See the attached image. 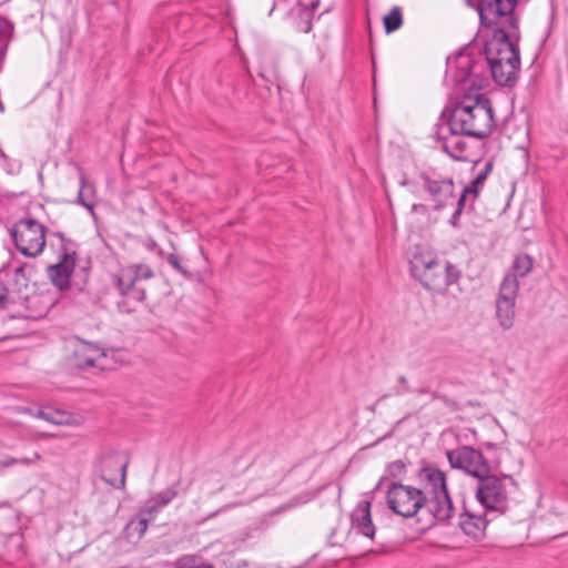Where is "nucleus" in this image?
I'll list each match as a JSON object with an SVG mask.
<instances>
[{"label":"nucleus","instance_id":"2","mask_svg":"<svg viewBox=\"0 0 568 568\" xmlns=\"http://www.w3.org/2000/svg\"><path fill=\"white\" fill-rule=\"evenodd\" d=\"M494 128L490 101L481 94L463 99L452 111L448 129L474 138H485Z\"/></svg>","mask_w":568,"mask_h":568},{"label":"nucleus","instance_id":"12","mask_svg":"<svg viewBox=\"0 0 568 568\" xmlns=\"http://www.w3.org/2000/svg\"><path fill=\"white\" fill-rule=\"evenodd\" d=\"M519 283L513 275H505L496 298V318L504 331L514 327L516 318V300L518 296Z\"/></svg>","mask_w":568,"mask_h":568},{"label":"nucleus","instance_id":"30","mask_svg":"<svg viewBox=\"0 0 568 568\" xmlns=\"http://www.w3.org/2000/svg\"><path fill=\"white\" fill-rule=\"evenodd\" d=\"M223 488L222 476L219 473H206L202 478V489L207 494H215Z\"/></svg>","mask_w":568,"mask_h":568},{"label":"nucleus","instance_id":"28","mask_svg":"<svg viewBox=\"0 0 568 568\" xmlns=\"http://www.w3.org/2000/svg\"><path fill=\"white\" fill-rule=\"evenodd\" d=\"M386 33L398 30L403 24V13L399 7H393L390 11L383 18Z\"/></svg>","mask_w":568,"mask_h":568},{"label":"nucleus","instance_id":"9","mask_svg":"<svg viewBox=\"0 0 568 568\" xmlns=\"http://www.w3.org/2000/svg\"><path fill=\"white\" fill-rule=\"evenodd\" d=\"M153 276L154 272L150 265L134 263L121 267L113 276V281L121 295L135 303H141L145 300V290L141 283Z\"/></svg>","mask_w":568,"mask_h":568},{"label":"nucleus","instance_id":"6","mask_svg":"<svg viewBox=\"0 0 568 568\" xmlns=\"http://www.w3.org/2000/svg\"><path fill=\"white\" fill-rule=\"evenodd\" d=\"M388 508L402 517L410 518L419 509L427 510V498L422 489L393 481L386 491Z\"/></svg>","mask_w":568,"mask_h":568},{"label":"nucleus","instance_id":"13","mask_svg":"<svg viewBox=\"0 0 568 568\" xmlns=\"http://www.w3.org/2000/svg\"><path fill=\"white\" fill-rule=\"evenodd\" d=\"M54 236L59 241V262L48 267V274L52 283L63 290L69 286L75 266V244L60 232L54 233Z\"/></svg>","mask_w":568,"mask_h":568},{"label":"nucleus","instance_id":"26","mask_svg":"<svg viewBox=\"0 0 568 568\" xmlns=\"http://www.w3.org/2000/svg\"><path fill=\"white\" fill-rule=\"evenodd\" d=\"M314 497H315V495L311 491H305L300 495H296V496L292 497L287 503L283 504V505L278 506L277 508H275L274 510H272L271 515L272 516L280 515V514L285 513L294 507L307 504Z\"/></svg>","mask_w":568,"mask_h":568},{"label":"nucleus","instance_id":"15","mask_svg":"<svg viewBox=\"0 0 568 568\" xmlns=\"http://www.w3.org/2000/svg\"><path fill=\"white\" fill-rule=\"evenodd\" d=\"M68 364L70 367L78 369L89 367L104 369L108 367V356L100 347L78 341L73 343L68 355Z\"/></svg>","mask_w":568,"mask_h":568},{"label":"nucleus","instance_id":"27","mask_svg":"<svg viewBox=\"0 0 568 568\" xmlns=\"http://www.w3.org/2000/svg\"><path fill=\"white\" fill-rule=\"evenodd\" d=\"M405 473H406V464L403 460L397 459L395 462L389 463L385 469V474L378 481L375 489H378L381 487V485L384 483V480H387L390 478L399 479L405 475Z\"/></svg>","mask_w":568,"mask_h":568},{"label":"nucleus","instance_id":"37","mask_svg":"<svg viewBox=\"0 0 568 568\" xmlns=\"http://www.w3.org/2000/svg\"><path fill=\"white\" fill-rule=\"evenodd\" d=\"M230 568H255L253 564L246 560H240L236 564L232 565Z\"/></svg>","mask_w":568,"mask_h":568},{"label":"nucleus","instance_id":"24","mask_svg":"<svg viewBox=\"0 0 568 568\" xmlns=\"http://www.w3.org/2000/svg\"><path fill=\"white\" fill-rule=\"evenodd\" d=\"M150 521L151 517L142 516L138 513L136 518L131 519L125 526L124 530L128 538H142L149 527Z\"/></svg>","mask_w":568,"mask_h":568},{"label":"nucleus","instance_id":"11","mask_svg":"<svg viewBox=\"0 0 568 568\" xmlns=\"http://www.w3.org/2000/svg\"><path fill=\"white\" fill-rule=\"evenodd\" d=\"M129 458L112 449L102 452L94 462V471L109 486L115 489H124Z\"/></svg>","mask_w":568,"mask_h":568},{"label":"nucleus","instance_id":"14","mask_svg":"<svg viewBox=\"0 0 568 568\" xmlns=\"http://www.w3.org/2000/svg\"><path fill=\"white\" fill-rule=\"evenodd\" d=\"M447 458L453 468L462 469L473 477L480 478L490 473L488 460L481 452L473 447L462 446L449 450Z\"/></svg>","mask_w":568,"mask_h":568},{"label":"nucleus","instance_id":"40","mask_svg":"<svg viewBox=\"0 0 568 568\" xmlns=\"http://www.w3.org/2000/svg\"><path fill=\"white\" fill-rule=\"evenodd\" d=\"M412 210L415 211V212L424 211L425 210V205H423V204H414Z\"/></svg>","mask_w":568,"mask_h":568},{"label":"nucleus","instance_id":"20","mask_svg":"<svg viewBox=\"0 0 568 568\" xmlns=\"http://www.w3.org/2000/svg\"><path fill=\"white\" fill-rule=\"evenodd\" d=\"M464 135L462 132H455L448 129V123L444 125L439 133L442 149L453 159L459 160L466 150V143L460 138Z\"/></svg>","mask_w":568,"mask_h":568},{"label":"nucleus","instance_id":"17","mask_svg":"<svg viewBox=\"0 0 568 568\" xmlns=\"http://www.w3.org/2000/svg\"><path fill=\"white\" fill-rule=\"evenodd\" d=\"M489 513L487 511L484 515H479L465 508L459 517V527L468 537L480 540L485 537L487 525L491 520V518L487 517Z\"/></svg>","mask_w":568,"mask_h":568},{"label":"nucleus","instance_id":"32","mask_svg":"<svg viewBox=\"0 0 568 568\" xmlns=\"http://www.w3.org/2000/svg\"><path fill=\"white\" fill-rule=\"evenodd\" d=\"M39 459H41V455L38 452L33 454V457L14 458L11 456H6L4 458L0 459V469L8 468L13 465L29 466Z\"/></svg>","mask_w":568,"mask_h":568},{"label":"nucleus","instance_id":"1","mask_svg":"<svg viewBox=\"0 0 568 568\" xmlns=\"http://www.w3.org/2000/svg\"><path fill=\"white\" fill-rule=\"evenodd\" d=\"M517 0H480L478 13L483 24L494 27L493 34L485 43V64L510 60L517 62L519 52L515 47L518 37L514 9Z\"/></svg>","mask_w":568,"mask_h":568},{"label":"nucleus","instance_id":"21","mask_svg":"<svg viewBox=\"0 0 568 568\" xmlns=\"http://www.w3.org/2000/svg\"><path fill=\"white\" fill-rule=\"evenodd\" d=\"M298 18L295 21L296 29L301 32L308 33L312 30L313 11L317 8L318 1H311L310 6L298 3Z\"/></svg>","mask_w":568,"mask_h":568},{"label":"nucleus","instance_id":"7","mask_svg":"<svg viewBox=\"0 0 568 568\" xmlns=\"http://www.w3.org/2000/svg\"><path fill=\"white\" fill-rule=\"evenodd\" d=\"M485 61L463 51L447 59V75L458 84H469L470 88L481 87L486 80Z\"/></svg>","mask_w":568,"mask_h":568},{"label":"nucleus","instance_id":"33","mask_svg":"<svg viewBox=\"0 0 568 568\" xmlns=\"http://www.w3.org/2000/svg\"><path fill=\"white\" fill-rule=\"evenodd\" d=\"M179 491L176 485H172L166 489L155 494L152 499L161 507L169 505L176 496Z\"/></svg>","mask_w":568,"mask_h":568},{"label":"nucleus","instance_id":"4","mask_svg":"<svg viewBox=\"0 0 568 568\" xmlns=\"http://www.w3.org/2000/svg\"><path fill=\"white\" fill-rule=\"evenodd\" d=\"M418 477L424 484L422 490L427 498V513L435 521L447 523L453 517L454 506L445 474L435 466H426L420 469Z\"/></svg>","mask_w":568,"mask_h":568},{"label":"nucleus","instance_id":"5","mask_svg":"<svg viewBox=\"0 0 568 568\" xmlns=\"http://www.w3.org/2000/svg\"><path fill=\"white\" fill-rule=\"evenodd\" d=\"M515 486L511 476L487 475L478 478L476 498L489 514H504L508 508V488Z\"/></svg>","mask_w":568,"mask_h":568},{"label":"nucleus","instance_id":"3","mask_svg":"<svg viewBox=\"0 0 568 568\" xmlns=\"http://www.w3.org/2000/svg\"><path fill=\"white\" fill-rule=\"evenodd\" d=\"M412 275L434 293H443L460 278V271L450 262L442 264L433 254H415L410 260Z\"/></svg>","mask_w":568,"mask_h":568},{"label":"nucleus","instance_id":"8","mask_svg":"<svg viewBox=\"0 0 568 568\" xmlns=\"http://www.w3.org/2000/svg\"><path fill=\"white\" fill-rule=\"evenodd\" d=\"M17 250L27 257L39 256L45 246L47 229L34 219L19 220L11 231Z\"/></svg>","mask_w":568,"mask_h":568},{"label":"nucleus","instance_id":"31","mask_svg":"<svg viewBox=\"0 0 568 568\" xmlns=\"http://www.w3.org/2000/svg\"><path fill=\"white\" fill-rule=\"evenodd\" d=\"M176 568H215L212 564L205 561L203 558L187 555L183 556L176 561Z\"/></svg>","mask_w":568,"mask_h":568},{"label":"nucleus","instance_id":"36","mask_svg":"<svg viewBox=\"0 0 568 568\" xmlns=\"http://www.w3.org/2000/svg\"><path fill=\"white\" fill-rule=\"evenodd\" d=\"M438 398L444 400L450 407V409L454 412L464 409V404H459L457 402L449 400L445 395L439 396Z\"/></svg>","mask_w":568,"mask_h":568},{"label":"nucleus","instance_id":"34","mask_svg":"<svg viewBox=\"0 0 568 568\" xmlns=\"http://www.w3.org/2000/svg\"><path fill=\"white\" fill-rule=\"evenodd\" d=\"M161 507L152 499V497L145 503V505L139 510L142 516L151 517V520L159 513Z\"/></svg>","mask_w":568,"mask_h":568},{"label":"nucleus","instance_id":"23","mask_svg":"<svg viewBox=\"0 0 568 568\" xmlns=\"http://www.w3.org/2000/svg\"><path fill=\"white\" fill-rule=\"evenodd\" d=\"M532 258L527 254H519L514 258L510 271L506 275H513L519 282V277H525L532 270Z\"/></svg>","mask_w":568,"mask_h":568},{"label":"nucleus","instance_id":"39","mask_svg":"<svg viewBox=\"0 0 568 568\" xmlns=\"http://www.w3.org/2000/svg\"><path fill=\"white\" fill-rule=\"evenodd\" d=\"M146 247L151 251H154L158 247V245L154 241L151 240L146 243Z\"/></svg>","mask_w":568,"mask_h":568},{"label":"nucleus","instance_id":"35","mask_svg":"<svg viewBox=\"0 0 568 568\" xmlns=\"http://www.w3.org/2000/svg\"><path fill=\"white\" fill-rule=\"evenodd\" d=\"M169 264L175 268L176 271L185 274L186 271L183 268V266L181 265L180 263V260L179 257L175 255V254H169L168 257H166Z\"/></svg>","mask_w":568,"mask_h":568},{"label":"nucleus","instance_id":"22","mask_svg":"<svg viewBox=\"0 0 568 568\" xmlns=\"http://www.w3.org/2000/svg\"><path fill=\"white\" fill-rule=\"evenodd\" d=\"M94 186L88 183L85 175L82 171H80V191L78 194V202L88 209L91 213H93V207L95 205L94 200Z\"/></svg>","mask_w":568,"mask_h":568},{"label":"nucleus","instance_id":"18","mask_svg":"<svg viewBox=\"0 0 568 568\" xmlns=\"http://www.w3.org/2000/svg\"><path fill=\"white\" fill-rule=\"evenodd\" d=\"M352 529L369 539L375 536V526L371 515V501L361 500L351 514Z\"/></svg>","mask_w":568,"mask_h":568},{"label":"nucleus","instance_id":"19","mask_svg":"<svg viewBox=\"0 0 568 568\" xmlns=\"http://www.w3.org/2000/svg\"><path fill=\"white\" fill-rule=\"evenodd\" d=\"M486 64L489 67L490 73L498 84L509 85L516 80L520 59L517 58V62L510 59L501 62H487Z\"/></svg>","mask_w":568,"mask_h":568},{"label":"nucleus","instance_id":"25","mask_svg":"<svg viewBox=\"0 0 568 568\" xmlns=\"http://www.w3.org/2000/svg\"><path fill=\"white\" fill-rule=\"evenodd\" d=\"M18 412L33 415L38 418H41L43 420H47V422L55 424V425H61V424L67 423V420L64 419V414H62L60 412H48L45 409L39 408V409H37L36 413H33V410L30 407H19Z\"/></svg>","mask_w":568,"mask_h":568},{"label":"nucleus","instance_id":"29","mask_svg":"<svg viewBox=\"0 0 568 568\" xmlns=\"http://www.w3.org/2000/svg\"><path fill=\"white\" fill-rule=\"evenodd\" d=\"M12 30V24L8 20L0 18V63L4 59Z\"/></svg>","mask_w":568,"mask_h":568},{"label":"nucleus","instance_id":"10","mask_svg":"<svg viewBox=\"0 0 568 568\" xmlns=\"http://www.w3.org/2000/svg\"><path fill=\"white\" fill-rule=\"evenodd\" d=\"M418 184L426 193V201L434 211H442L456 201L455 184L452 179L420 173Z\"/></svg>","mask_w":568,"mask_h":568},{"label":"nucleus","instance_id":"16","mask_svg":"<svg viewBox=\"0 0 568 568\" xmlns=\"http://www.w3.org/2000/svg\"><path fill=\"white\" fill-rule=\"evenodd\" d=\"M490 170H491V165L487 164L485 166V169L483 171H480L475 176V179L471 181V183L463 190L462 194L459 195V197L457 199V202H456L457 207H456L455 212L453 213L452 219L449 221L454 227L458 226V220H459V216L463 212V207L465 206L466 202L468 200L474 202L475 199L478 196L479 191L483 187Z\"/></svg>","mask_w":568,"mask_h":568},{"label":"nucleus","instance_id":"38","mask_svg":"<svg viewBox=\"0 0 568 568\" xmlns=\"http://www.w3.org/2000/svg\"><path fill=\"white\" fill-rule=\"evenodd\" d=\"M7 296V288L6 286L0 282V305L2 304V302L4 301Z\"/></svg>","mask_w":568,"mask_h":568}]
</instances>
